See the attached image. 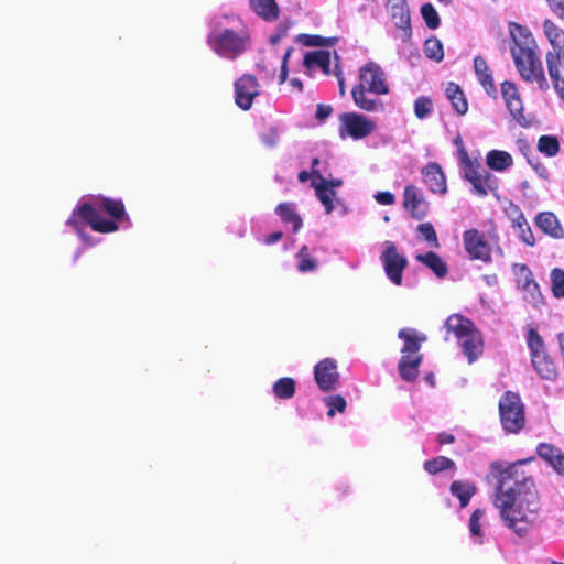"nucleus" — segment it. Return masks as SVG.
Listing matches in <instances>:
<instances>
[{
	"mask_svg": "<svg viewBox=\"0 0 564 564\" xmlns=\"http://www.w3.org/2000/svg\"><path fill=\"white\" fill-rule=\"evenodd\" d=\"M518 460L503 466L492 462L490 469L497 479L494 505L507 528L524 538L542 510V499L532 474L523 469L525 462Z\"/></svg>",
	"mask_w": 564,
	"mask_h": 564,
	"instance_id": "1",
	"label": "nucleus"
},
{
	"mask_svg": "<svg viewBox=\"0 0 564 564\" xmlns=\"http://www.w3.org/2000/svg\"><path fill=\"white\" fill-rule=\"evenodd\" d=\"M206 44L218 57L235 61L251 45V33L245 20L232 11H219L206 21Z\"/></svg>",
	"mask_w": 564,
	"mask_h": 564,
	"instance_id": "2",
	"label": "nucleus"
},
{
	"mask_svg": "<svg viewBox=\"0 0 564 564\" xmlns=\"http://www.w3.org/2000/svg\"><path fill=\"white\" fill-rule=\"evenodd\" d=\"M512 40L510 52L514 65L523 80L536 83L541 89L547 87L540 53L530 30L516 22L509 23Z\"/></svg>",
	"mask_w": 564,
	"mask_h": 564,
	"instance_id": "3",
	"label": "nucleus"
},
{
	"mask_svg": "<svg viewBox=\"0 0 564 564\" xmlns=\"http://www.w3.org/2000/svg\"><path fill=\"white\" fill-rule=\"evenodd\" d=\"M76 215L94 231L101 234L117 231L119 228L117 221L128 219L123 202L109 197H100L94 204H82L76 209Z\"/></svg>",
	"mask_w": 564,
	"mask_h": 564,
	"instance_id": "4",
	"label": "nucleus"
},
{
	"mask_svg": "<svg viewBox=\"0 0 564 564\" xmlns=\"http://www.w3.org/2000/svg\"><path fill=\"white\" fill-rule=\"evenodd\" d=\"M389 93L384 73L376 63H368L359 70V85L352 88L351 95L357 107L365 111H377L382 108L378 98L367 94L384 95Z\"/></svg>",
	"mask_w": 564,
	"mask_h": 564,
	"instance_id": "5",
	"label": "nucleus"
},
{
	"mask_svg": "<svg viewBox=\"0 0 564 564\" xmlns=\"http://www.w3.org/2000/svg\"><path fill=\"white\" fill-rule=\"evenodd\" d=\"M398 337L404 343L398 362L399 375L404 381L414 382L419 377V369L423 361V354L420 352V349L427 337L414 328L400 329Z\"/></svg>",
	"mask_w": 564,
	"mask_h": 564,
	"instance_id": "6",
	"label": "nucleus"
},
{
	"mask_svg": "<svg viewBox=\"0 0 564 564\" xmlns=\"http://www.w3.org/2000/svg\"><path fill=\"white\" fill-rule=\"evenodd\" d=\"M498 410L500 423L507 433L518 434L524 429L525 406L517 392L506 391L499 400Z\"/></svg>",
	"mask_w": 564,
	"mask_h": 564,
	"instance_id": "7",
	"label": "nucleus"
},
{
	"mask_svg": "<svg viewBox=\"0 0 564 564\" xmlns=\"http://www.w3.org/2000/svg\"><path fill=\"white\" fill-rule=\"evenodd\" d=\"M527 341L531 351V361L536 373L543 380L554 381L557 377L556 365L546 352L543 338L536 329L530 328L528 330Z\"/></svg>",
	"mask_w": 564,
	"mask_h": 564,
	"instance_id": "8",
	"label": "nucleus"
},
{
	"mask_svg": "<svg viewBox=\"0 0 564 564\" xmlns=\"http://www.w3.org/2000/svg\"><path fill=\"white\" fill-rule=\"evenodd\" d=\"M387 9L395 26L393 37L400 40L403 50L411 44L412 29L410 23V12L405 0H388Z\"/></svg>",
	"mask_w": 564,
	"mask_h": 564,
	"instance_id": "9",
	"label": "nucleus"
},
{
	"mask_svg": "<svg viewBox=\"0 0 564 564\" xmlns=\"http://www.w3.org/2000/svg\"><path fill=\"white\" fill-rule=\"evenodd\" d=\"M384 273L388 279L395 285H401L403 281V271L408 267V259L398 251L392 241L383 242V251L380 256Z\"/></svg>",
	"mask_w": 564,
	"mask_h": 564,
	"instance_id": "10",
	"label": "nucleus"
},
{
	"mask_svg": "<svg viewBox=\"0 0 564 564\" xmlns=\"http://www.w3.org/2000/svg\"><path fill=\"white\" fill-rule=\"evenodd\" d=\"M376 129V122L368 117L346 112L340 116L339 134L343 139L350 137L355 140L364 139L371 134Z\"/></svg>",
	"mask_w": 564,
	"mask_h": 564,
	"instance_id": "11",
	"label": "nucleus"
},
{
	"mask_svg": "<svg viewBox=\"0 0 564 564\" xmlns=\"http://www.w3.org/2000/svg\"><path fill=\"white\" fill-rule=\"evenodd\" d=\"M463 243L470 260H478L484 263L492 261L491 247L484 232L476 228L463 232Z\"/></svg>",
	"mask_w": 564,
	"mask_h": 564,
	"instance_id": "12",
	"label": "nucleus"
},
{
	"mask_svg": "<svg viewBox=\"0 0 564 564\" xmlns=\"http://www.w3.org/2000/svg\"><path fill=\"white\" fill-rule=\"evenodd\" d=\"M512 270L518 288L524 293V299L535 306L539 305L543 297L530 268L524 263H516Z\"/></svg>",
	"mask_w": 564,
	"mask_h": 564,
	"instance_id": "13",
	"label": "nucleus"
},
{
	"mask_svg": "<svg viewBox=\"0 0 564 564\" xmlns=\"http://www.w3.org/2000/svg\"><path fill=\"white\" fill-rule=\"evenodd\" d=\"M339 378L337 362L332 358H324L314 367V379L323 392L336 390L339 386Z\"/></svg>",
	"mask_w": 564,
	"mask_h": 564,
	"instance_id": "14",
	"label": "nucleus"
},
{
	"mask_svg": "<svg viewBox=\"0 0 564 564\" xmlns=\"http://www.w3.org/2000/svg\"><path fill=\"white\" fill-rule=\"evenodd\" d=\"M311 186L314 187L315 194L322 205L325 207L326 214H330L335 206L336 188L343 185L341 178H310Z\"/></svg>",
	"mask_w": 564,
	"mask_h": 564,
	"instance_id": "15",
	"label": "nucleus"
},
{
	"mask_svg": "<svg viewBox=\"0 0 564 564\" xmlns=\"http://www.w3.org/2000/svg\"><path fill=\"white\" fill-rule=\"evenodd\" d=\"M259 94L257 78L251 75H243L235 83V98L239 108L248 110L251 108L253 99Z\"/></svg>",
	"mask_w": 564,
	"mask_h": 564,
	"instance_id": "16",
	"label": "nucleus"
},
{
	"mask_svg": "<svg viewBox=\"0 0 564 564\" xmlns=\"http://www.w3.org/2000/svg\"><path fill=\"white\" fill-rule=\"evenodd\" d=\"M536 455L558 476L564 477V452L560 447L551 443H539L536 445Z\"/></svg>",
	"mask_w": 564,
	"mask_h": 564,
	"instance_id": "17",
	"label": "nucleus"
},
{
	"mask_svg": "<svg viewBox=\"0 0 564 564\" xmlns=\"http://www.w3.org/2000/svg\"><path fill=\"white\" fill-rule=\"evenodd\" d=\"M546 64L555 89L564 97V79L560 77V69L564 68V47H552L546 54Z\"/></svg>",
	"mask_w": 564,
	"mask_h": 564,
	"instance_id": "18",
	"label": "nucleus"
},
{
	"mask_svg": "<svg viewBox=\"0 0 564 564\" xmlns=\"http://www.w3.org/2000/svg\"><path fill=\"white\" fill-rule=\"evenodd\" d=\"M403 206L415 219H422L426 215L427 205L421 191L414 185H408L404 189Z\"/></svg>",
	"mask_w": 564,
	"mask_h": 564,
	"instance_id": "19",
	"label": "nucleus"
},
{
	"mask_svg": "<svg viewBox=\"0 0 564 564\" xmlns=\"http://www.w3.org/2000/svg\"><path fill=\"white\" fill-rule=\"evenodd\" d=\"M535 226L553 239L564 238V228L557 216L552 212H541L534 218Z\"/></svg>",
	"mask_w": 564,
	"mask_h": 564,
	"instance_id": "20",
	"label": "nucleus"
},
{
	"mask_svg": "<svg viewBox=\"0 0 564 564\" xmlns=\"http://www.w3.org/2000/svg\"><path fill=\"white\" fill-rule=\"evenodd\" d=\"M333 59L335 64H338V56L335 52L334 54L329 51L308 52L304 56V65L307 69L321 68L324 74L330 75L333 73L330 69Z\"/></svg>",
	"mask_w": 564,
	"mask_h": 564,
	"instance_id": "21",
	"label": "nucleus"
},
{
	"mask_svg": "<svg viewBox=\"0 0 564 564\" xmlns=\"http://www.w3.org/2000/svg\"><path fill=\"white\" fill-rule=\"evenodd\" d=\"M444 327L447 333H453L458 340L476 329L475 324L462 314H452L445 321Z\"/></svg>",
	"mask_w": 564,
	"mask_h": 564,
	"instance_id": "22",
	"label": "nucleus"
},
{
	"mask_svg": "<svg viewBox=\"0 0 564 564\" xmlns=\"http://www.w3.org/2000/svg\"><path fill=\"white\" fill-rule=\"evenodd\" d=\"M459 341L463 348V352L467 357L469 364L476 361L482 354V336L477 328Z\"/></svg>",
	"mask_w": 564,
	"mask_h": 564,
	"instance_id": "23",
	"label": "nucleus"
},
{
	"mask_svg": "<svg viewBox=\"0 0 564 564\" xmlns=\"http://www.w3.org/2000/svg\"><path fill=\"white\" fill-rule=\"evenodd\" d=\"M474 69L478 82L484 87L486 93L490 96L495 95L497 89L494 83L492 75L484 57L476 56L474 58Z\"/></svg>",
	"mask_w": 564,
	"mask_h": 564,
	"instance_id": "24",
	"label": "nucleus"
},
{
	"mask_svg": "<svg viewBox=\"0 0 564 564\" xmlns=\"http://www.w3.org/2000/svg\"><path fill=\"white\" fill-rule=\"evenodd\" d=\"M449 491L453 496L458 498L460 508H465L468 506L471 497L476 494L477 488L470 481L454 480L451 484Z\"/></svg>",
	"mask_w": 564,
	"mask_h": 564,
	"instance_id": "25",
	"label": "nucleus"
},
{
	"mask_svg": "<svg viewBox=\"0 0 564 564\" xmlns=\"http://www.w3.org/2000/svg\"><path fill=\"white\" fill-rule=\"evenodd\" d=\"M252 11L265 21H273L279 17V7L275 0H249Z\"/></svg>",
	"mask_w": 564,
	"mask_h": 564,
	"instance_id": "26",
	"label": "nucleus"
},
{
	"mask_svg": "<svg viewBox=\"0 0 564 564\" xmlns=\"http://www.w3.org/2000/svg\"><path fill=\"white\" fill-rule=\"evenodd\" d=\"M445 94L447 99L451 101L452 107L458 115H465L468 111V102L458 85L452 82L448 83Z\"/></svg>",
	"mask_w": 564,
	"mask_h": 564,
	"instance_id": "27",
	"label": "nucleus"
},
{
	"mask_svg": "<svg viewBox=\"0 0 564 564\" xmlns=\"http://www.w3.org/2000/svg\"><path fill=\"white\" fill-rule=\"evenodd\" d=\"M415 259L431 269L437 278H445L448 269L443 259L434 251L417 254Z\"/></svg>",
	"mask_w": 564,
	"mask_h": 564,
	"instance_id": "28",
	"label": "nucleus"
},
{
	"mask_svg": "<svg viewBox=\"0 0 564 564\" xmlns=\"http://www.w3.org/2000/svg\"><path fill=\"white\" fill-rule=\"evenodd\" d=\"M275 213L279 215L281 220L285 224H292L293 232H297L302 225V218L295 210V205L292 203L279 204L275 208Z\"/></svg>",
	"mask_w": 564,
	"mask_h": 564,
	"instance_id": "29",
	"label": "nucleus"
},
{
	"mask_svg": "<svg viewBox=\"0 0 564 564\" xmlns=\"http://www.w3.org/2000/svg\"><path fill=\"white\" fill-rule=\"evenodd\" d=\"M486 163L491 170L503 173L509 166L512 165L513 160L512 156L506 151L491 150L487 153Z\"/></svg>",
	"mask_w": 564,
	"mask_h": 564,
	"instance_id": "30",
	"label": "nucleus"
},
{
	"mask_svg": "<svg viewBox=\"0 0 564 564\" xmlns=\"http://www.w3.org/2000/svg\"><path fill=\"white\" fill-rule=\"evenodd\" d=\"M512 227L518 229L520 239L527 246L533 247L535 245L533 231L521 212L512 219Z\"/></svg>",
	"mask_w": 564,
	"mask_h": 564,
	"instance_id": "31",
	"label": "nucleus"
},
{
	"mask_svg": "<svg viewBox=\"0 0 564 564\" xmlns=\"http://www.w3.org/2000/svg\"><path fill=\"white\" fill-rule=\"evenodd\" d=\"M273 393L279 399H291L295 394V380L290 377H283L273 384Z\"/></svg>",
	"mask_w": 564,
	"mask_h": 564,
	"instance_id": "32",
	"label": "nucleus"
},
{
	"mask_svg": "<svg viewBox=\"0 0 564 564\" xmlns=\"http://www.w3.org/2000/svg\"><path fill=\"white\" fill-rule=\"evenodd\" d=\"M424 470L431 475H436L441 471L455 469V463L453 459L445 456H437L433 459L424 462Z\"/></svg>",
	"mask_w": 564,
	"mask_h": 564,
	"instance_id": "33",
	"label": "nucleus"
},
{
	"mask_svg": "<svg viewBox=\"0 0 564 564\" xmlns=\"http://www.w3.org/2000/svg\"><path fill=\"white\" fill-rule=\"evenodd\" d=\"M543 30L552 47H564V32L557 25L546 20Z\"/></svg>",
	"mask_w": 564,
	"mask_h": 564,
	"instance_id": "34",
	"label": "nucleus"
},
{
	"mask_svg": "<svg viewBox=\"0 0 564 564\" xmlns=\"http://www.w3.org/2000/svg\"><path fill=\"white\" fill-rule=\"evenodd\" d=\"M506 106L510 115L519 126L524 128L530 127L531 120L528 119L523 113V102L521 98L510 100L509 102H506Z\"/></svg>",
	"mask_w": 564,
	"mask_h": 564,
	"instance_id": "35",
	"label": "nucleus"
},
{
	"mask_svg": "<svg viewBox=\"0 0 564 564\" xmlns=\"http://www.w3.org/2000/svg\"><path fill=\"white\" fill-rule=\"evenodd\" d=\"M420 238L427 242L432 248H440V241L435 231L434 226L430 223H422L416 228Z\"/></svg>",
	"mask_w": 564,
	"mask_h": 564,
	"instance_id": "36",
	"label": "nucleus"
},
{
	"mask_svg": "<svg viewBox=\"0 0 564 564\" xmlns=\"http://www.w3.org/2000/svg\"><path fill=\"white\" fill-rule=\"evenodd\" d=\"M425 56L435 62H441L444 57L443 44L436 37H430L424 43Z\"/></svg>",
	"mask_w": 564,
	"mask_h": 564,
	"instance_id": "37",
	"label": "nucleus"
},
{
	"mask_svg": "<svg viewBox=\"0 0 564 564\" xmlns=\"http://www.w3.org/2000/svg\"><path fill=\"white\" fill-rule=\"evenodd\" d=\"M299 259L297 269L301 272H311L317 268L316 260L311 256L308 247L302 246L296 254Z\"/></svg>",
	"mask_w": 564,
	"mask_h": 564,
	"instance_id": "38",
	"label": "nucleus"
},
{
	"mask_svg": "<svg viewBox=\"0 0 564 564\" xmlns=\"http://www.w3.org/2000/svg\"><path fill=\"white\" fill-rule=\"evenodd\" d=\"M538 149L547 156H554L558 153L560 144L555 137L542 135L538 141Z\"/></svg>",
	"mask_w": 564,
	"mask_h": 564,
	"instance_id": "39",
	"label": "nucleus"
},
{
	"mask_svg": "<svg viewBox=\"0 0 564 564\" xmlns=\"http://www.w3.org/2000/svg\"><path fill=\"white\" fill-rule=\"evenodd\" d=\"M326 406L328 408L327 415L333 417L335 411L344 413L347 406L345 398L340 394L328 395L324 399Z\"/></svg>",
	"mask_w": 564,
	"mask_h": 564,
	"instance_id": "40",
	"label": "nucleus"
},
{
	"mask_svg": "<svg viewBox=\"0 0 564 564\" xmlns=\"http://www.w3.org/2000/svg\"><path fill=\"white\" fill-rule=\"evenodd\" d=\"M551 286L556 299L564 297V270L554 268L551 271Z\"/></svg>",
	"mask_w": 564,
	"mask_h": 564,
	"instance_id": "41",
	"label": "nucleus"
},
{
	"mask_svg": "<svg viewBox=\"0 0 564 564\" xmlns=\"http://www.w3.org/2000/svg\"><path fill=\"white\" fill-rule=\"evenodd\" d=\"M433 109V102L429 97L420 96L414 101V113L416 118L423 120L427 118Z\"/></svg>",
	"mask_w": 564,
	"mask_h": 564,
	"instance_id": "42",
	"label": "nucleus"
},
{
	"mask_svg": "<svg viewBox=\"0 0 564 564\" xmlns=\"http://www.w3.org/2000/svg\"><path fill=\"white\" fill-rule=\"evenodd\" d=\"M471 185L474 192L479 196L488 194L489 189L497 188L496 178H467Z\"/></svg>",
	"mask_w": 564,
	"mask_h": 564,
	"instance_id": "43",
	"label": "nucleus"
},
{
	"mask_svg": "<svg viewBox=\"0 0 564 564\" xmlns=\"http://www.w3.org/2000/svg\"><path fill=\"white\" fill-rule=\"evenodd\" d=\"M421 13L430 29L435 30L440 26V17L431 3L423 4L421 8Z\"/></svg>",
	"mask_w": 564,
	"mask_h": 564,
	"instance_id": "44",
	"label": "nucleus"
},
{
	"mask_svg": "<svg viewBox=\"0 0 564 564\" xmlns=\"http://www.w3.org/2000/svg\"><path fill=\"white\" fill-rule=\"evenodd\" d=\"M260 140L267 148H275L280 141V133L276 128L270 127L260 133Z\"/></svg>",
	"mask_w": 564,
	"mask_h": 564,
	"instance_id": "45",
	"label": "nucleus"
},
{
	"mask_svg": "<svg viewBox=\"0 0 564 564\" xmlns=\"http://www.w3.org/2000/svg\"><path fill=\"white\" fill-rule=\"evenodd\" d=\"M484 516H485V510H482V509H476L471 513V516L469 518V523H468L469 531H470L471 535H474V536L481 535L480 520Z\"/></svg>",
	"mask_w": 564,
	"mask_h": 564,
	"instance_id": "46",
	"label": "nucleus"
},
{
	"mask_svg": "<svg viewBox=\"0 0 564 564\" xmlns=\"http://www.w3.org/2000/svg\"><path fill=\"white\" fill-rule=\"evenodd\" d=\"M501 95L505 102H509L510 100L521 98L516 84L509 80H505L501 84Z\"/></svg>",
	"mask_w": 564,
	"mask_h": 564,
	"instance_id": "47",
	"label": "nucleus"
},
{
	"mask_svg": "<svg viewBox=\"0 0 564 564\" xmlns=\"http://www.w3.org/2000/svg\"><path fill=\"white\" fill-rule=\"evenodd\" d=\"M460 162L465 165V167L467 169L465 171V175L464 176H469V173H475L476 172V167H478L480 164L476 161V162H473L467 153L462 150L460 151Z\"/></svg>",
	"mask_w": 564,
	"mask_h": 564,
	"instance_id": "48",
	"label": "nucleus"
},
{
	"mask_svg": "<svg viewBox=\"0 0 564 564\" xmlns=\"http://www.w3.org/2000/svg\"><path fill=\"white\" fill-rule=\"evenodd\" d=\"M293 48L292 47H289L283 57H282V65H281V72H280V75H279V83L280 84H283L286 78H288V59L292 53Z\"/></svg>",
	"mask_w": 564,
	"mask_h": 564,
	"instance_id": "49",
	"label": "nucleus"
},
{
	"mask_svg": "<svg viewBox=\"0 0 564 564\" xmlns=\"http://www.w3.org/2000/svg\"><path fill=\"white\" fill-rule=\"evenodd\" d=\"M375 199L380 205H392L395 202L394 195L390 192H378L375 195Z\"/></svg>",
	"mask_w": 564,
	"mask_h": 564,
	"instance_id": "50",
	"label": "nucleus"
},
{
	"mask_svg": "<svg viewBox=\"0 0 564 564\" xmlns=\"http://www.w3.org/2000/svg\"><path fill=\"white\" fill-rule=\"evenodd\" d=\"M423 176H443V171L437 163H429L422 170Z\"/></svg>",
	"mask_w": 564,
	"mask_h": 564,
	"instance_id": "51",
	"label": "nucleus"
},
{
	"mask_svg": "<svg viewBox=\"0 0 564 564\" xmlns=\"http://www.w3.org/2000/svg\"><path fill=\"white\" fill-rule=\"evenodd\" d=\"M550 9L558 18L564 19V0H546Z\"/></svg>",
	"mask_w": 564,
	"mask_h": 564,
	"instance_id": "52",
	"label": "nucleus"
},
{
	"mask_svg": "<svg viewBox=\"0 0 564 564\" xmlns=\"http://www.w3.org/2000/svg\"><path fill=\"white\" fill-rule=\"evenodd\" d=\"M430 181H432L430 186L433 192L446 193V178H430Z\"/></svg>",
	"mask_w": 564,
	"mask_h": 564,
	"instance_id": "53",
	"label": "nucleus"
},
{
	"mask_svg": "<svg viewBox=\"0 0 564 564\" xmlns=\"http://www.w3.org/2000/svg\"><path fill=\"white\" fill-rule=\"evenodd\" d=\"M332 111L333 109L330 106L319 104L316 109V118L323 121L330 116Z\"/></svg>",
	"mask_w": 564,
	"mask_h": 564,
	"instance_id": "54",
	"label": "nucleus"
},
{
	"mask_svg": "<svg viewBox=\"0 0 564 564\" xmlns=\"http://www.w3.org/2000/svg\"><path fill=\"white\" fill-rule=\"evenodd\" d=\"M455 442V436L451 433L442 432L437 435V443L443 446Z\"/></svg>",
	"mask_w": 564,
	"mask_h": 564,
	"instance_id": "55",
	"label": "nucleus"
},
{
	"mask_svg": "<svg viewBox=\"0 0 564 564\" xmlns=\"http://www.w3.org/2000/svg\"><path fill=\"white\" fill-rule=\"evenodd\" d=\"M334 74L338 78L339 93H340L341 96H344L346 94L345 80H344V78L341 76V72L339 70V66H338L337 63L335 64Z\"/></svg>",
	"mask_w": 564,
	"mask_h": 564,
	"instance_id": "56",
	"label": "nucleus"
},
{
	"mask_svg": "<svg viewBox=\"0 0 564 564\" xmlns=\"http://www.w3.org/2000/svg\"><path fill=\"white\" fill-rule=\"evenodd\" d=\"M318 160L313 161V171L312 173H308L306 171H301L297 176L304 177V176H322V172L316 169V165H318Z\"/></svg>",
	"mask_w": 564,
	"mask_h": 564,
	"instance_id": "57",
	"label": "nucleus"
},
{
	"mask_svg": "<svg viewBox=\"0 0 564 564\" xmlns=\"http://www.w3.org/2000/svg\"><path fill=\"white\" fill-rule=\"evenodd\" d=\"M283 234L281 231H274L264 238V242L267 245H273L278 242L282 238Z\"/></svg>",
	"mask_w": 564,
	"mask_h": 564,
	"instance_id": "58",
	"label": "nucleus"
},
{
	"mask_svg": "<svg viewBox=\"0 0 564 564\" xmlns=\"http://www.w3.org/2000/svg\"><path fill=\"white\" fill-rule=\"evenodd\" d=\"M290 84L300 91L303 89L302 82L299 78H292Z\"/></svg>",
	"mask_w": 564,
	"mask_h": 564,
	"instance_id": "59",
	"label": "nucleus"
},
{
	"mask_svg": "<svg viewBox=\"0 0 564 564\" xmlns=\"http://www.w3.org/2000/svg\"><path fill=\"white\" fill-rule=\"evenodd\" d=\"M441 3L447 6L452 2V0H438Z\"/></svg>",
	"mask_w": 564,
	"mask_h": 564,
	"instance_id": "60",
	"label": "nucleus"
},
{
	"mask_svg": "<svg viewBox=\"0 0 564 564\" xmlns=\"http://www.w3.org/2000/svg\"><path fill=\"white\" fill-rule=\"evenodd\" d=\"M426 380H429L433 384V376L432 375L427 376Z\"/></svg>",
	"mask_w": 564,
	"mask_h": 564,
	"instance_id": "61",
	"label": "nucleus"
},
{
	"mask_svg": "<svg viewBox=\"0 0 564 564\" xmlns=\"http://www.w3.org/2000/svg\"><path fill=\"white\" fill-rule=\"evenodd\" d=\"M300 180H301L302 182H305V181H307L308 178L302 177V178H300Z\"/></svg>",
	"mask_w": 564,
	"mask_h": 564,
	"instance_id": "62",
	"label": "nucleus"
},
{
	"mask_svg": "<svg viewBox=\"0 0 564 564\" xmlns=\"http://www.w3.org/2000/svg\"><path fill=\"white\" fill-rule=\"evenodd\" d=\"M553 564H564V563H560V562H555V561H553Z\"/></svg>",
	"mask_w": 564,
	"mask_h": 564,
	"instance_id": "63",
	"label": "nucleus"
},
{
	"mask_svg": "<svg viewBox=\"0 0 564 564\" xmlns=\"http://www.w3.org/2000/svg\"><path fill=\"white\" fill-rule=\"evenodd\" d=\"M474 174H475V177H478V176H479L478 174H476V172H475Z\"/></svg>",
	"mask_w": 564,
	"mask_h": 564,
	"instance_id": "64",
	"label": "nucleus"
}]
</instances>
